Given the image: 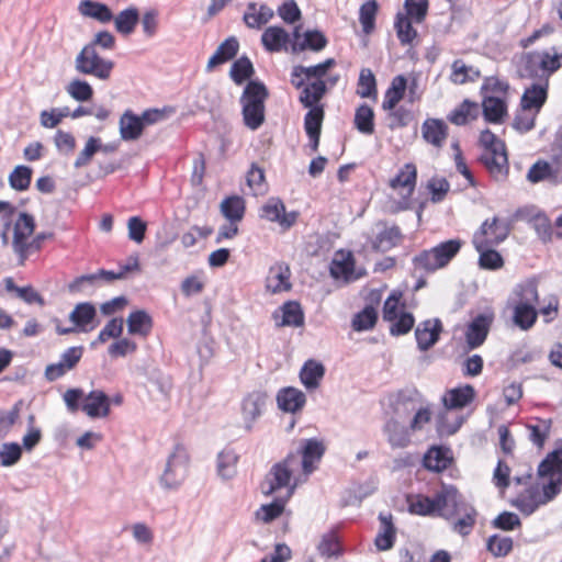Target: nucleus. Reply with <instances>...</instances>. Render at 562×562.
Returning <instances> with one entry per match:
<instances>
[{"instance_id": "53", "label": "nucleus", "mask_w": 562, "mask_h": 562, "mask_svg": "<svg viewBox=\"0 0 562 562\" xmlns=\"http://www.w3.org/2000/svg\"><path fill=\"white\" fill-rule=\"evenodd\" d=\"M451 68V80L458 85L474 82L481 77L479 69L472 66H467L461 59L454 60Z\"/></svg>"}, {"instance_id": "22", "label": "nucleus", "mask_w": 562, "mask_h": 562, "mask_svg": "<svg viewBox=\"0 0 562 562\" xmlns=\"http://www.w3.org/2000/svg\"><path fill=\"white\" fill-rule=\"evenodd\" d=\"M266 400V394L261 392H252L243 400L241 411L247 430H251L252 423L262 414Z\"/></svg>"}, {"instance_id": "54", "label": "nucleus", "mask_w": 562, "mask_h": 562, "mask_svg": "<svg viewBox=\"0 0 562 562\" xmlns=\"http://www.w3.org/2000/svg\"><path fill=\"white\" fill-rule=\"evenodd\" d=\"M355 269V260L352 255L349 252L346 258L341 260L334 259L330 263V276L334 279H344L345 281H353L356 278L353 277Z\"/></svg>"}, {"instance_id": "33", "label": "nucleus", "mask_w": 562, "mask_h": 562, "mask_svg": "<svg viewBox=\"0 0 562 562\" xmlns=\"http://www.w3.org/2000/svg\"><path fill=\"white\" fill-rule=\"evenodd\" d=\"M126 322L128 333L140 337H147L154 326L151 316L144 310L131 312Z\"/></svg>"}, {"instance_id": "60", "label": "nucleus", "mask_w": 562, "mask_h": 562, "mask_svg": "<svg viewBox=\"0 0 562 562\" xmlns=\"http://www.w3.org/2000/svg\"><path fill=\"white\" fill-rule=\"evenodd\" d=\"M376 319L378 313L375 308L368 305L353 316L352 328L357 331L371 329L375 325Z\"/></svg>"}, {"instance_id": "10", "label": "nucleus", "mask_w": 562, "mask_h": 562, "mask_svg": "<svg viewBox=\"0 0 562 562\" xmlns=\"http://www.w3.org/2000/svg\"><path fill=\"white\" fill-rule=\"evenodd\" d=\"M493 323L492 314H479L467 326L465 342L469 350L481 347L487 338Z\"/></svg>"}, {"instance_id": "63", "label": "nucleus", "mask_w": 562, "mask_h": 562, "mask_svg": "<svg viewBox=\"0 0 562 562\" xmlns=\"http://www.w3.org/2000/svg\"><path fill=\"white\" fill-rule=\"evenodd\" d=\"M273 10L267 4H261L257 13H244L243 20L249 29H260L273 18Z\"/></svg>"}, {"instance_id": "38", "label": "nucleus", "mask_w": 562, "mask_h": 562, "mask_svg": "<svg viewBox=\"0 0 562 562\" xmlns=\"http://www.w3.org/2000/svg\"><path fill=\"white\" fill-rule=\"evenodd\" d=\"M483 223H487V235H483V238L490 245L497 246L503 243L508 237L512 229L510 223L508 221L499 220L496 216L491 221L485 220Z\"/></svg>"}, {"instance_id": "35", "label": "nucleus", "mask_w": 562, "mask_h": 562, "mask_svg": "<svg viewBox=\"0 0 562 562\" xmlns=\"http://www.w3.org/2000/svg\"><path fill=\"white\" fill-rule=\"evenodd\" d=\"M139 20V10L133 5L122 10L113 18L115 30L122 35H131Z\"/></svg>"}, {"instance_id": "4", "label": "nucleus", "mask_w": 562, "mask_h": 562, "mask_svg": "<svg viewBox=\"0 0 562 562\" xmlns=\"http://www.w3.org/2000/svg\"><path fill=\"white\" fill-rule=\"evenodd\" d=\"M463 241L459 238L441 241L430 249L414 256L412 262L415 269L435 272L445 268L459 254Z\"/></svg>"}, {"instance_id": "23", "label": "nucleus", "mask_w": 562, "mask_h": 562, "mask_svg": "<svg viewBox=\"0 0 562 562\" xmlns=\"http://www.w3.org/2000/svg\"><path fill=\"white\" fill-rule=\"evenodd\" d=\"M548 87L549 82L538 81L527 88L520 100L521 110L529 111L535 109L537 112H539L547 101Z\"/></svg>"}, {"instance_id": "14", "label": "nucleus", "mask_w": 562, "mask_h": 562, "mask_svg": "<svg viewBox=\"0 0 562 562\" xmlns=\"http://www.w3.org/2000/svg\"><path fill=\"white\" fill-rule=\"evenodd\" d=\"M538 303V281L535 278H529L516 284L507 300V304H526L537 306Z\"/></svg>"}, {"instance_id": "11", "label": "nucleus", "mask_w": 562, "mask_h": 562, "mask_svg": "<svg viewBox=\"0 0 562 562\" xmlns=\"http://www.w3.org/2000/svg\"><path fill=\"white\" fill-rule=\"evenodd\" d=\"M442 329V323L439 318L420 322L415 329L418 349L420 351H427L435 346L440 338Z\"/></svg>"}, {"instance_id": "57", "label": "nucleus", "mask_w": 562, "mask_h": 562, "mask_svg": "<svg viewBox=\"0 0 562 562\" xmlns=\"http://www.w3.org/2000/svg\"><path fill=\"white\" fill-rule=\"evenodd\" d=\"M378 9L379 5L375 0H368L360 7L359 21L366 34H370L374 30Z\"/></svg>"}, {"instance_id": "62", "label": "nucleus", "mask_w": 562, "mask_h": 562, "mask_svg": "<svg viewBox=\"0 0 562 562\" xmlns=\"http://www.w3.org/2000/svg\"><path fill=\"white\" fill-rule=\"evenodd\" d=\"M265 171L257 164H251L247 172L246 181L255 195L263 194L267 191Z\"/></svg>"}, {"instance_id": "36", "label": "nucleus", "mask_w": 562, "mask_h": 562, "mask_svg": "<svg viewBox=\"0 0 562 562\" xmlns=\"http://www.w3.org/2000/svg\"><path fill=\"white\" fill-rule=\"evenodd\" d=\"M406 89L407 79L405 78V76H395L392 79L390 87L386 89L384 93L382 109L393 110L397 105V103L404 98Z\"/></svg>"}, {"instance_id": "26", "label": "nucleus", "mask_w": 562, "mask_h": 562, "mask_svg": "<svg viewBox=\"0 0 562 562\" xmlns=\"http://www.w3.org/2000/svg\"><path fill=\"white\" fill-rule=\"evenodd\" d=\"M423 138L435 147H442L447 136L448 126L439 119H427L422 125Z\"/></svg>"}, {"instance_id": "42", "label": "nucleus", "mask_w": 562, "mask_h": 562, "mask_svg": "<svg viewBox=\"0 0 562 562\" xmlns=\"http://www.w3.org/2000/svg\"><path fill=\"white\" fill-rule=\"evenodd\" d=\"M324 374L325 368L321 362L307 360L301 369L300 379L307 390H314L318 387Z\"/></svg>"}, {"instance_id": "16", "label": "nucleus", "mask_w": 562, "mask_h": 562, "mask_svg": "<svg viewBox=\"0 0 562 562\" xmlns=\"http://www.w3.org/2000/svg\"><path fill=\"white\" fill-rule=\"evenodd\" d=\"M291 271L285 262H277L271 266L266 278V289L271 293L289 291L292 288L290 282Z\"/></svg>"}, {"instance_id": "8", "label": "nucleus", "mask_w": 562, "mask_h": 562, "mask_svg": "<svg viewBox=\"0 0 562 562\" xmlns=\"http://www.w3.org/2000/svg\"><path fill=\"white\" fill-rule=\"evenodd\" d=\"M437 502L439 503L438 515L446 519L458 516L471 506L453 485H442L437 492Z\"/></svg>"}, {"instance_id": "44", "label": "nucleus", "mask_w": 562, "mask_h": 562, "mask_svg": "<svg viewBox=\"0 0 562 562\" xmlns=\"http://www.w3.org/2000/svg\"><path fill=\"white\" fill-rule=\"evenodd\" d=\"M420 401L422 395L416 389L401 390L396 395L394 411L398 416L408 415Z\"/></svg>"}, {"instance_id": "32", "label": "nucleus", "mask_w": 562, "mask_h": 562, "mask_svg": "<svg viewBox=\"0 0 562 562\" xmlns=\"http://www.w3.org/2000/svg\"><path fill=\"white\" fill-rule=\"evenodd\" d=\"M383 430L392 448H405L411 442L409 428H406L394 418L385 423Z\"/></svg>"}, {"instance_id": "51", "label": "nucleus", "mask_w": 562, "mask_h": 562, "mask_svg": "<svg viewBox=\"0 0 562 562\" xmlns=\"http://www.w3.org/2000/svg\"><path fill=\"white\" fill-rule=\"evenodd\" d=\"M417 179V169L414 164H406L397 175L390 180V187L397 189L400 187L407 188V194L411 195L415 189Z\"/></svg>"}, {"instance_id": "50", "label": "nucleus", "mask_w": 562, "mask_h": 562, "mask_svg": "<svg viewBox=\"0 0 562 562\" xmlns=\"http://www.w3.org/2000/svg\"><path fill=\"white\" fill-rule=\"evenodd\" d=\"M414 21L402 12H398L395 16L394 29L396 31L400 43L404 45H411L417 37V31L413 27Z\"/></svg>"}, {"instance_id": "52", "label": "nucleus", "mask_w": 562, "mask_h": 562, "mask_svg": "<svg viewBox=\"0 0 562 562\" xmlns=\"http://www.w3.org/2000/svg\"><path fill=\"white\" fill-rule=\"evenodd\" d=\"M254 74V65L247 56H241L237 58L233 63L229 71L232 80L238 86L243 85L246 80L250 79Z\"/></svg>"}, {"instance_id": "47", "label": "nucleus", "mask_w": 562, "mask_h": 562, "mask_svg": "<svg viewBox=\"0 0 562 562\" xmlns=\"http://www.w3.org/2000/svg\"><path fill=\"white\" fill-rule=\"evenodd\" d=\"M239 456L234 449L226 448L217 456V473L224 480H229L236 474V464Z\"/></svg>"}, {"instance_id": "13", "label": "nucleus", "mask_w": 562, "mask_h": 562, "mask_svg": "<svg viewBox=\"0 0 562 562\" xmlns=\"http://www.w3.org/2000/svg\"><path fill=\"white\" fill-rule=\"evenodd\" d=\"M110 397L101 390H92L83 396L81 411L90 418H103L110 414Z\"/></svg>"}, {"instance_id": "29", "label": "nucleus", "mask_w": 562, "mask_h": 562, "mask_svg": "<svg viewBox=\"0 0 562 562\" xmlns=\"http://www.w3.org/2000/svg\"><path fill=\"white\" fill-rule=\"evenodd\" d=\"M328 44L327 37L318 30H308L303 34L302 41H293L291 44L292 53L304 50L321 52Z\"/></svg>"}, {"instance_id": "6", "label": "nucleus", "mask_w": 562, "mask_h": 562, "mask_svg": "<svg viewBox=\"0 0 562 562\" xmlns=\"http://www.w3.org/2000/svg\"><path fill=\"white\" fill-rule=\"evenodd\" d=\"M189 456L181 445L175 447L168 457L165 470L160 476V484L166 490H177L186 480L188 473Z\"/></svg>"}, {"instance_id": "15", "label": "nucleus", "mask_w": 562, "mask_h": 562, "mask_svg": "<svg viewBox=\"0 0 562 562\" xmlns=\"http://www.w3.org/2000/svg\"><path fill=\"white\" fill-rule=\"evenodd\" d=\"M376 226H382L383 229L371 240V248L374 251L386 252L396 247L403 239L401 228L396 225L387 227L386 224L380 221Z\"/></svg>"}, {"instance_id": "39", "label": "nucleus", "mask_w": 562, "mask_h": 562, "mask_svg": "<svg viewBox=\"0 0 562 562\" xmlns=\"http://www.w3.org/2000/svg\"><path fill=\"white\" fill-rule=\"evenodd\" d=\"M554 156L551 161L543 159L537 160L527 172V180L531 183H539L542 181H550L555 184L554 173Z\"/></svg>"}, {"instance_id": "46", "label": "nucleus", "mask_w": 562, "mask_h": 562, "mask_svg": "<svg viewBox=\"0 0 562 562\" xmlns=\"http://www.w3.org/2000/svg\"><path fill=\"white\" fill-rule=\"evenodd\" d=\"M245 211V200L239 195L227 196L221 203V212L231 223L240 222Z\"/></svg>"}, {"instance_id": "1", "label": "nucleus", "mask_w": 562, "mask_h": 562, "mask_svg": "<svg viewBox=\"0 0 562 562\" xmlns=\"http://www.w3.org/2000/svg\"><path fill=\"white\" fill-rule=\"evenodd\" d=\"M561 67L562 45H558L524 54L518 71L522 78L549 82V78Z\"/></svg>"}, {"instance_id": "7", "label": "nucleus", "mask_w": 562, "mask_h": 562, "mask_svg": "<svg viewBox=\"0 0 562 562\" xmlns=\"http://www.w3.org/2000/svg\"><path fill=\"white\" fill-rule=\"evenodd\" d=\"M295 459V454L289 453L285 459L271 467L270 471L260 484L262 494L269 496L278 490L289 486L292 477L291 464Z\"/></svg>"}, {"instance_id": "64", "label": "nucleus", "mask_w": 562, "mask_h": 562, "mask_svg": "<svg viewBox=\"0 0 562 562\" xmlns=\"http://www.w3.org/2000/svg\"><path fill=\"white\" fill-rule=\"evenodd\" d=\"M67 93L79 102H86L92 99L93 89L89 82L80 79H74L67 87Z\"/></svg>"}, {"instance_id": "37", "label": "nucleus", "mask_w": 562, "mask_h": 562, "mask_svg": "<svg viewBox=\"0 0 562 562\" xmlns=\"http://www.w3.org/2000/svg\"><path fill=\"white\" fill-rule=\"evenodd\" d=\"M483 115L488 123H501L507 114L506 103L496 95H485L482 101Z\"/></svg>"}, {"instance_id": "17", "label": "nucleus", "mask_w": 562, "mask_h": 562, "mask_svg": "<svg viewBox=\"0 0 562 562\" xmlns=\"http://www.w3.org/2000/svg\"><path fill=\"white\" fill-rule=\"evenodd\" d=\"M510 503L525 516H530L540 506L547 504L542 498V494L538 485H530Z\"/></svg>"}, {"instance_id": "30", "label": "nucleus", "mask_w": 562, "mask_h": 562, "mask_svg": "<svg viewBox=\"0 0 562 562\" xmlns=\"http://www.w3.org/2000/svg\"><path fill=\"white\" fill-rule=\"evenodd\" d=\"M78 11L82 16L94 19L103 24L111 22L114 18L112 10L105 3L93 0L80 1Z\"/></svg>"}, {"instance_id": "49", "label": "nucleus", "mask_w": 562, "mask_h": 562, "mask_svg": "<svg viewBox=\"0 0 562 562\" xmlns=\"http://www.w3.org/2000/svg\"><path fill=\"white\" fill-rule=\"evenodd\" d=\"M97 317V310L90 302H83L76 305L69 315V319L81 330L90 325Z\"/></svg>"}, {"instance_id": "5", "label": "nucleus", "mask_w": 562, "mask_h": 562, "mask_svg": "<svg viewBox=\"0 0 562 562\" xmlns=\"http://www.w3.org/2000/svg\"><path fill=\"white\" fill-rule=\"evenodd\" d=\"M79 74L91 75L100 80H108L114 68V61L102 58L92 45H85L75 59Z\"/></svg>"}, {"instance_id": "24", "label": "nucleus", "mask_w": 562, "mask_h": 562, "mask_svg": "<svg viewBox=\"0 0 562 562\" xmlns=\"http://www.w3.org/2000/svg\"><path fill=\"white\" fill-rule=\"evenodd\" d=\"M512 310V321L516 327L521 330L531 329L538 319V308L533 305L526 304H507Z\"/></svg>"}, {"instance_id": "20", "label": "nucleus", "mask_w": 562, "mask_h": 562, "mask_svg": "<svg viewBox=\"0 0 562 562\" xmlns=\"http://www.w3.org/2000/svg\"><path fill=\"white\" fill-rule=\"evenodd\" d=\"M34 216L26 212H21L13 228L12 248L14 252L23 251L24 241L34 233Z\"/></svg>"}, {"instance_id": "21", "label": "nucleus", "mask_w": 562, "mask_h": 562, "mask_svg": "<svg viewBox=\"0 0 562 562\" xmlns=\"http://www.w3.org/2000/svg\"><path fill=\"white\" fill-rule=\"evenodd\" d=\"M325 450L324 443L316 438L303 440L299 453L302 454V469L304 473L310 474L314 471L313 463L322 459Z\"/></svg>"}, {"instance_id": "25", "label": "nucleus", "mask_w": 562, "mask_h": 562, "mask_svg": "<svg viewBox=\"0 0 562 562\" xmlns=\"http://www.w3.org/2000/svg\"><path fill=\"white\" fill-rule=\"evenodd\" d=\"M290 42V34L281 26H269L261 34L262 46L270 53L286 49Z\"/></svg>"}, {"instance_id": "55", "label": "nucleus", "mask_w": 562, "mask_h": 562, "mask_svg": "<svg viewBox=\"0 0 562 562\" xmlns=\"http://www.w3.org/2000/svg\"><path fill=\"white\" fill-rule=\"evenodd\" d=\"M317 550L322 557L328 559L341 554L342 549L337 532L335 530H329L324 533L317 546Z\"/></svg>"}, {"instance_id": "56", "label": "nucleus", "mask_w": 562, "mask_h": 562, "mask_svg": "<svg viewBox=\"0 0 562 562\" xmlns=\"http://www.w3.org/2000/svg\"><path fill=\"white\" fill-rule=\"evenodd\" d=\"M288 498H274L270 504L261 505L260 508L256 512L257 519L269 524L279 516L284 510L285 503Z\"/></svg>"}, {"instance_id": "59", "label": "nucleus", "mask_w": 562, "mask_h": 562, "mask_svg": "<svg viewBox=\"0 0 562 562\" xmlns=\"http://www.w3.org/2000/svg\"><path fill=\"white\" fill-rule=\"evenodd\" d=\"M32 180V169L27 166H16L9 176L10 187L16 191L29 189Z\"/></svg>"}, {"instance_id": "2", "label": "nucleus", "mask_w": 562, "mask_h": 562, "mask_svg": "<svg viewBox=\"0 0 562 562\" xmlns=\"http://www.w3.org/2000/svg\"><path fill=\"white\" fill-rule=\"evenodd\" d=\"M480 144L483 147V151L480 155L479 161L495 180L505 179L509 170L505 143L486 128L480 135Z\"/></svg>"}, {"instance_id": "45", "label": "nucleus", "mask_w": 562, "mask_h": 562, "mask_svg": "<svg viewBox=\"0 0 562 562\" xmlns=\"http://www.w3.org/2000/svg\"><path fill=\"white\" fill-rule=\"evenodd\" d=\"M537 474L539 477H547L548 474L562 476V441L540 462Z\"/></svg>"}, {"instance_id": "19", "label": "nucleus", "mask_w": 562, "mask_h": 562, "mask_svg": "<svg viewBox=\"0 0 562 562\" xmlns=\"http://www.w3.org/2000/svg\"><path fill=\"white\" fill-rule=\"evenodd\" d=\"M277 403L281 411L295 414L304 407L306 395L299 389L283 387L277 394Z\"/></svg>"}, {"instance_id": "12", "label": "nucleus", "mask_w": 562, "mask_h": 562, "mask_svg": "<svg viewBox=\"0 0 562 562\" xmlns=\"http://www.w3.org/2000/svg\"><path fill=\"white\" fill-rule=\"evenodd\" d=\"M272 318L278 327H301L305 323L304 312L297 301L283 303L273 312Z\"/></svg>"}, {"instance_id": "3", "label": "nucleus", "mask_w": 562, "mask_h": 562, "mask_svg": "<svg viewBox=\"0 0 562 562\" xmlns=\"http://www.w3.org/2000/svg\"><path fill=\"white\" fill-rule=\"evenodd\" d=\"M269 97L266 85L260 80H249L240 97L244 124L251 131L265 122V102Z\"/></svg>"}, {"instance_id": "58", "label": "nucleus", "mask_w": 562, "mask_h": 562, "mask_svg": "<svg viewBox=\"0 0 562 562\" xmlns=\"http://www.w3.org/2000/svg\"><path fill=\"white\" fill-rule=\"evenodd\" d=\"M357 94L361 98L376 97V80L369 68H362L359 74Z\"/></svg>"}, {"instance_id": "43", "label": "nucleus", "mask_w": 562, "mask_h": 562, "mask_svg": "<svg viewBox=\"0 0 562 562\" xmlns=\"http://www.w3.org/2000/svg\"><path fill=\"white\" fill-rule=\"evenodd\" d=\"M480 114V108L476 102L468 99L450 112L448 120L458 126L465 125L469 121L477 119Z\"/></svg>"}, {"instance_id": "48", "label": "nucleus", "mask_w": 562, "mask_h": 562, "mask_svg": "<svg viewBox=\"0 0 562 562\" xmlns=\"http://www.w3.org/2000/svg\"><path fill=\"white\" fill-rule=\"evenodd\" d=\"M355 127L364 135L374 133V112L367 103L360 104L355 112Z\"/></svg>"}, {"instance_id": "9", "label": "nucleus", "mask_w": 562, "mask_h": 562, "mask_svg": "<svg viewBox=\"0 0 562 562\" xmlns=\"http://www.w3.org/2000/svg\"><path fill=\"white\" fill-rule=\"evenodd\" d=\"M486 227L487 223H482L480 229L474 233L472 243L480 254L479 266L485 270H497L504 266V260L501 254L492 248L494 245H490L483 238V235H487Z\"/></svg>"}, {"instance_id": "27", "label": "nucleus", "mask_w": 562, "mask_h": 562, "mask_svg": "<svg viewBox=\"0 0 562 562\" xmlns=\"http://www.w3.org/2000/svg\"><path fill=\"white\" fill-rule=\"evenodd\" d=\"M144 124L140 115H136L132 110H126L120 117V135L123 140H136L144 131Z\"/></svg>"}, {"instance_id": "61", "label": "nucleus", "mask_w": 562, "mask_h": 562, "mask_svg": "<svg viewBox=\"0 0 562 562\" xmlns=\"http://www.w3.org/2000/svg\"><path fill=\"white\" fill-rule=\"evenodd\" d=\"M476 514L477 513L473 506L461 512V514L458 515L461 517L453 522V531L461 536L470 535L475 525Z\"/></svg>"}, {"instance_id": "40", "label": "nucleus", "mask_w": 562, "mask_h": 562, "mask_svg": "<svg viewBox=\"0 0 562 562\" xmlns=\"http://www.w3.org/2000/svg\"><path fill=\"white\" fill-rule=\"evenodd\" d=\"M408 510L411 514L418 516H431L438 514L439 503L437 502V494L434 497L418 494L408 497Z\"/></svg>"}, {"instance_id": "28", "label": "nucleus", "mask_w": 562, "mask_h": 562, "mask_svg": "<svg viewBox=\"0 0 562 562\" xmlns=\"http://www.w3.org/2000/svg\"><path fill=\"white\" fill-rule=\"evenodd\" d=\"M475 397V390L472 385L465 384L460 387L449 390L442 397V403L447 409L463 408Z\"/></svg>"}, {"instance_id": "18", "label": "nucleus", "mask_w": 562, "mask_h": 562, "mask_svg": "<svg viewBox=\"0 0 562 562\" xmlns=\"http://www.w3.org/2000/svg\"><path fill=\"white\" fill-rule=\"evenodd\" d=\"M380 531L376 533L374 544L379 551H387L394 547L396 540V528L393 524L392 514L380 513Z\"/></svg>"}, {"instance_id": "34", "label": "nucleus", "mask_w": 562, "mask_h": 562, "mask_svg": "<svg viewBox=\"0 0 562 562\" xmlns=\"http://www.w3.org/2000/svg\"><path fill=\"white\" fill-rule=\"evenodd\" d=\"M327 92V82L325 80H314L305 85L300 93L299 101L304 108L323 106L318 102Z\"/></svg>"}, {"instance_id": "41", "label": "nucleus", "mask_w": 562, "mask_h": 562, "mask_svg": "<svg viewBox=\"0 0 562 562\" xmlns=\"http://www.w3.org/2000/svg\"><path fill=\"white\" fill-rule=\"evenodd\" d=\"M423 462L426 469L434 472H441L451 463L449 449L443 447H432L424 456Z\"/></svg>"}, {"instance_id": "31", "label": "nucleus", "mask_w": 562, "mask_h": 562, "mask_svg": "<svg viewBox=\"0 0 562 562\" xmlns=\"http://www.w3.org/2000/svg\"><path fill=\"white\" fill-rule=\"evenodd\" d=\"M239 49V43L235 36L226 38L209 59L206 70L211 71L218 65L225 64L233 59Z\"/></svg>"}]
</instances>
